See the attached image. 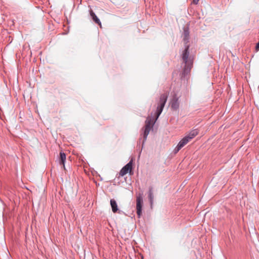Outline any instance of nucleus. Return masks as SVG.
<instances>
[{
  "mask_svg": "<svg viewBox=\"0 0 259 259\" xmlns=\"http://www.w3.org/2000/svg\"><path fill=\"white\" fill-rule=\"evenodd\" d=\"M199 0H193L192 3L194 5H197Z\"/></svg>",
  "mask_w": 259,
  "mask_h": 259,
  "instance_id": "obj_14",
  "label": "nucleus"
},
{
  "mask_svg": "<svg viewBox=\"0 0 259 259\" xmlns=\"http://www.w3.org/2000/svg\"><path fill=\"white\" fill-rule=\"evenodd\" d=\"M167 95L165 94H163L161 95L159 99V102L158 103V105L157 107L156 111V119L154 120L153 118L151 117L148 116L147 117L146 120L145 121V125L143 127V139L142 140V138H140L139 139V143L142 141V148L141 150L144 147V145L145 143L146 142L147 137L149 134V132L151 129L153 127L156 120L158 118L161 113H162L163 108L165 105V103L167 101Z\"/></svg>",
  "mask_w": 259,
  "mask_h": 259,
  "instance_id": "obj_1",
  "label": "nucleus"
},
{
  "mask_svg": "<svg viewBox=\"0 0 259 259\" xmlns=\"http://www.w3.org/2000/svg\"><path fill=\"white\" fill-rule=\"evenodd\" d=\"M198 134V132L197 130H194L191 131L189 134L186 136V137H188V139L190 141V140L194 138L196 135Z\"/></svg>",
  "mask_w": 259,
  "mask_h": 259,
  "instance_id": "obj_12",
  "label": "nucleus"
},
{
  "mask_svg": "<svg viewBox=\"0 0 259 259\" xmlns=\"http://www.w3.org/2000/svg\"><path fill=\"white\" fill-rule=\"evenodd\" d=\"M188 137H186L185 136L179 142L178 145L180 147V148H182L189 142V140L188 139Z\"/></svg>",
  "mask_w": 259,
  "mask_h": 259,
  "instance_id": "obj_11",
  "label": "nucleus"
},
{
  "mask_svg": "<svg viewBox=\"0 0 259 259\" xmlns=\"http://www.w3.org/2000/svg\"><path fill=\"white\" fill-rule=\"evenodd\" d=\"M110 205L111 207L112 211L114 213H118L119 214L121 213L122 211L120 210H119L117 203L116 201V200L114 199H111L110 201Z\"/></svg>",
  "mask_w": 259,
  "mask_h": 259,
  "instance_id": "obj_6",
  "label": "nucleus"
},
{
  "mask_svg": "<svg viewBox=\"0 0 259 259\" xmlns=\"http://www.w3.org/2000/svg\"><path fill=\"white\" fill-rule=\"evenodd\" d=\"M180 102L179 101V98L177 95L173 96L170 101V106L172 110H177L179 108Z\"/></svg>",
  "mask_w": 259,
  "mask_h": 259,
  "instance_id": "obj_5",
  "label": "nucleus"
},
{
  "mask_svg": "<svg viewBox=\"0 0 259 259\" xmlns=\"http://www.w3.org/2000/svg\"><path fill=\"white\" fill-rule=\"evenodd\" d=\"M182 59L185 66L182 73V77H185L190 72L193 63V58L190 56L189 45H185V49L181 55Z\"/></svg>",
  "mask_w": 259,
  "mask_h": 259,
  "instance_id": "obj_2",
  "label": "nucleus"
},
{
  "mask_svg": "<svg viewBox=\"0 0 259 259\" xmlns=\"http://www.w3.org/2000/svg\"><path fill=\"white\" fill-rule=\"evenodd\" d=\"M182 148L179 147L178 145L176 146V147L174 150V153L175 154L177 153Z\"/></svg>",
  "mask_w": 259,
  "mask_h": 259,
  "instance_id": "obj_13",
  "label": "nucleus"
},
{
  "mask_svg": "<svg viewBox=\"0 0 259 259\" xmlns=\"http://www.w3.org/2000/svg\"><path fill=\"white\" fill-rule=\"evenodd\" d=\"M183 35H184V38L183 40L186 43H187L189 41L190 36H189V28L188 27H184V31H183Z\"/></svg>",
  "mask_w": 259,
  "mask_h": 259,
  "instance_id": "obj_8",
  "label": "nucleus"
},
{
  "mask_svg": "<svg viewBox=\"0 0 259 259\" xmlns=\"http://www.w3.org/2000/svg\"><path fill=\"white\" fill-rule=\"evenodd\" d=\"M133 168V160H131L120 170L119 174L121 176L126 175L128 171L130 172Z\"/></svg>",
  "mask_w": 259,
  "mask_h": 259,
  "instance_id": "obj_4",
  "label": "nucleus"
},
{
  "mask_svg": "<svg viewBox=\"0 0 259 259\" xmlns=\"http://www.w3.org/2000/svg\"><path fill=\"white\" fill-rule=\"evenodd\" d=\"M143 203V194L139 193L136 199L137 213L139 218L140 217L142 213Z\"/></svg>",
  "mask_w": 259,
  "mask_h": 259,
  "instance_id": "obj_3",
  "label": "nucleus"
},
{
  "mask_svg": "<svg viewBox=\"0 0 259 259\" xmlns=\"http://www.w3.org/2000/svg\"><path fill=\"white\" fill-rule=\"evenodd\" d=\"M66 154L63 152H61L60 153V164L61 165H63L64 168H65V162L66 161Z\"/></svg>",
  "mask_w": 259,
  "mask_h": 259,
  "instance_id": "obj_10",
  "label": "nucleus"
},
{
  "mask_svg": "<svg viewBox=\"0 0 259 259\" xmlns=\"http://www.w3.org/2000/svg\"><path fill=\"white\" fill-rule=\"evenodd\" d=\"M154 194L153 192V188L152 187H149V191H148V199L149 201L150 204V206L152 208L154 202Z\"/></svg>",
  "mask_w": 259,
  "mask_h": 259,
  "instance_id": "obj_7",
  "label": "nucleus"
},
{
  "mask_svg": "<svg viewBox=\"0 0 259 259\" xmlns=\"http://www.w3.org/2000/svg\"><path fill=\"white\" fill-rule=\"evenodd\" d=\"M90 15L92 18V19L93 20V21L96 23L100 26H101V22L100 20V19L98 18V17L97 16L96 14L93 12V10H91L90 11Z\"/></svg>",
  "mask_w": 259,
  "mask_h": 259,
  "instance_id": "obj_9",
  "label": "nucleus"
},
{
  "mask_svg": "<svg viewBox=\"0 0 259 259\" xmlns=\"http://www.w3.org/2000/svg\"><path fill=\"white\" fill-rule=\"evenodd\" d=\"M0 201H1V202H2V200L1 198H0Z\"/></svg>",
  "mask_w": 259,
  "mask_h": 259,
  "instance_id": "obj_15",
  "label": "nucleus"
}]
</instances>
